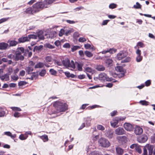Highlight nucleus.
Masks as SVG:
<instances>
[{"mask_svg":"<svg viewBox=\"0 0 155 155\" xmlns=\"http://www.w3.org/2000/svg\"><path fill=\"white\" fill-rule=\"evenodd\" d=\"M45 65V64L41 62H39L37 63L35 66V68H43Z\"/></svg>","mask_w":155,"mask_h":155,"instance_id":"nucleus-24","label":"nucleus"},{"mask_svg":"<svg viewBox=\"0 0 155 155\" xmlns=\"http://www.w3.org/2000/svg\"><path fill=\"white\" fill-rule=\"evenodd\" d=\"M45 46L47 48H48L50 49H53L55 47L54 45H52L49 43L46 44Z\"/></svg>","mask_w":155,"mask_h":155,"instance_id":"nucleus-37","label":"nucleus"},{"mask_svg":"<svg viewBox=\"0 0 155 155\" xmlns=\"http://www.w3.org/2000/svg\"><path fill=\"white\" fill-rule=\"evenodd\" d=\"M54 106L58 112H64L68 109V105L65 103L57 101L54 103Z\"/></svg>","mask_w":155,"mask_h":155,"instance_id":"nucleus-2","label":"nucleus"},{"mask_svg":"<svg viewBox=\"0 0 155 155\" xmlns=\"http://www.w3.org/2000/svg\"><path fill=\"white\" fill-rule=\"evenodd\" d=\"M79 55L81 57H84V54L83 51L82 50H80L78 52Z\"/></svg>","mask_w":155,"mask_h":155,"instance_id":"nucleus-64","label":"nucleus"},{"mask_svg":"<svg viewBox=\"0 0 155 155\" xmlns=\"http://www.w3.org/2000/svg\"><path fill=\"white\" fill-rule=\"evenodd\" d=\"M65 75L68 78H74L75 77V75L73 74H70V73L68 71H66L64 72Z\"/></svg>","mask_w":155,"mask_h":155,"instance_id":"nucleus-23","label":"nucleus"},{"mask_svg":"<svg viewBox=\"0 0 155 155\" xmlns=\"http://www.w3.org/2000/svg\"><path fill=\"white\" fill-rule=\"evenodd\" d=\"M99 78L100 80L104 81H111L113 80L112 78H109L104 73H101L99 74Z\"/></svg>","mask_w":155,"mask_h":155,"instance_id":"nucleus-5","label":"nucleus"},{"mask_svg":"<svg viewBox=\"0 0 155 155\" xmlns=\"http://www.w3.org/2000/svg\"><path fill=\"white\" fill-rule=\"evenodd\" d=\"M147 145L143 148V155H147Z\"/></svg>","mask_w":155,"mask_h":155,"instance_id":"nucleus-44","label":"nucleus"},{"mask_svg":"<svg viewBox=\"0 0 155 155\" xmlns=\"http://www.w3.org/2000/svg\"><path fill=\"white\" fill-rule=\"evenodd\" d=\"M147 137L146 135H142L137 138V141L139 143L145 142L147 140Z\"/></svg>","mask_w":155,"mask_h":155,"instance_id":"nucleus-9","label":"nucleus"},{"mask_svg":"<svg viewBox=\"0 0 155 155\" xmlns=\"http://www.w3.org/2000/svg\"><path fill=\"white\" fill-rule=\"evenodd\" d=\"M77 68L78 70L80 71H82V67L83 65V64L82 63H77Z\"/></svg>","mask_w":155,"mask_h":155,"instance_id":"nucleus-32","label":"nucleus"},{"mask_svg":"<svg viewBox=\"0 0 155 155\" xmlns=\"http://www.w3.org/2000/svg\"><path fill=\"white\" fill-rule=\"evenodd\" d=\"M117 5L114 4V3H112L110 4L109 6V7L111 9H114V8L117 7Z\"/></svg>","mask_w":155,"mask_h":155,"instance_id":"nucleus-53","label":"nucleus"},{"mask_svg":"<svg viewBox=\"0 0 155 155\" xmlns=\"http://www.w3.org/2000/svg\"><path fill=\"white\" fill-rule=\"evenodd\" d=\"M80 48V47L79 46H74L72 48V51H74L76 50H77L78 49Z\"/></svg>","mask_w":155,"mask_h":155,"instance_id":"nucleus-57","label":"nucleus"},{"mask_svg":"<svg viewBox=\"0 0 155 155\" xmlns=\"http://www.w3.org/2000/svg\"><path fill=\"white\" fill-rule=\"evenodd\" d=\"M136 5H134V8L137 9L140 8H141V5L138 2H137L136 3Z\"/></svg>","mask_w":155,"mask_h":155,"instance_id":"nucleus-49","label":"nucleus"},{"mask_svg":"<svg viewBox=\"0 0 155 155\" xmlns=\"http://www.w3.org/2000/svg\"><path fill=\"white\" fill-rule=\"evenodd\" d=\"M127 55V53L125 51H120L117 54V59L120 60L126 57Z\"/></svg>","mask_w":155,"mask_h":155,"instance_id":"nucleus-6","label":"nucleus"},{"mask_svg":"<svg viewBox=\"0 0 155 155\" xmlns=\"http://www.w3.org/2000/svg\"><path fill=\"white\" fill-rule=\"evenodd\" d=\"M20 116V113L18 112H15L14 114V116L15 117H19Z\"/></svg>","mask_w":155,"mask_h":155,"instance_id":"nucleus-58","label":"nucleus"},{"mask_svg":"<svg viewBox=\"0 0 155 155\" xmlns=\"http://www.w3.org/2000/svg\"><path fill=\"white\" fill-rule=\"evenodd\" d=\"M43 46L42 45H40L39 46H35L33 49V51H39L42 48Z\"/></svg>","mask_w":155,"mask_h":155,"instance_id":"nucleus-33","label":"nucleus"},{"mask_svg":"<svg viewBox=\"0 0 155 155\" xmlns=\"http://www.w3.org/2000/svg\"><path fill=\"white\" fill-rule=\"evenodd\" d=\"M49 72L52 75H56L57 74L56 71L53 69H50L49 70Z\"/></svg>","mask_w":155,"mask_h":155,"instance_id":"nucleus-40","label":"nucleus"},{"mask_svg":"<svg viewBox=\"0 0 155 155\" xmlns=\"http://www.w3.org/2000/svg\"><path fill=\"white\" fill-rule=\"evenodd\" d=\"M86 40V39L84 37H80L78 39V41L80 42H83Z\"/></svg>","mask_w":155,"mask_h":155,"instance_id":"nucleus-51","label":"nucleus"},{"mask_svg":"<svg viewBox=\"0 0 155 155\" xmlns=\"http://www.w3.org/2000/svg\"><path fill=\"white\" fill-rule=\"evenodd\" d=\"M43 5H41L39 2H37L33 5L32 7L26 8L24 12V14H33L34 13L39 12L40 10L43 9Z\"/></svg>","mask_w":155,"mask_h":155,"instance_id":"nucleus-1","label":"nucleus"},{"mask_svg":"<svg viewBox=\"0 0 155 155\" xmlns=\"http://www.w3.org/2000/svg\"><path fill=\"white\" fill-rule=\"evenodd\" d=\"M85 71L87 72L90 73H91L92 71V69L89 67H87L85 68Z\"/></svg>","mask_w":155,"mask_h":155,"instance_id":"nucleus-60","label":"nucleus"},{"mask_svg":"<svg viewBox=\"0 0 155 155\" xmlns=\"http://www.w3.org/2000/svg\"><path fill=\"white\" fill-rule=\"evenodd\" d=\"M28 38L29 41L31 38L37 39V36L36 35H29L28 36Z\"/></svg>","mask_w":155,"mask_h":155,"instance_id":"nucleus-38","label":"nucleus"},{"mask_svg":"<svg viewBox=\"0 0 155 155\" xmlns=\"http://www.w3.org/2000/svg\"><path fill=\"white\" fill-rule=\"evenodd\" d=\"M115 133L117 135H121L125 134V131L123 128L119 127L115 130Z\"/></svg>","mask_w":155,"mask_h":155,"instance_id":"nucleus-8","label":"nucleus"},{"mask_svg":"<svg viewBox=\"0 0 155 155\" xmlns=\"http://www.w3.org/2000/svg\"><path fill=\"white\" fill-rule=\"evenodd\" d=\"M36 35L37 36V38L38 37L39 39H44V37L43 35V31H42L41 30L37 32Z\"/></svg>","mask_w":155,"mask_h":155,"instance_id":"nucleus-13","label":"nucleus"},{"mask_svg":"<svg viewBox=\"0 0 155 155\" xmlns=\"http://www.w3.org/2000/svg\"><path fill=\"white\" fill-rule=\"evenodd\" d=\"M124 127L126 130L129 131L133 130L134 128V127L132 124L127 123L124 124Z\"/></svg>","mask_w":155,"mask_h":155,"instance_id":"nucleus-10","label":"nucleus"},{"mask_svg":"<svg viewBox=\"0 0 155 155\" xmlns=\"http://www.w3.org/2000/svg\"><path fill=\"white\" fill-rule=\"evenodd\" d=\"M96 69L99 71H104L105 70V68L102 65H98L97 66Z\"/></svg>","mask_w":155,"mask_h":155,"instance_id":"nucleus-31","label":"nucleus"},{"mask_svg":"<svg viewBox=\"0 0 155 155\" xmlns=\"http://www.w3.org/2000/svg\"><path fill=\"white\" fill-rule=\"evenodd\" d=\"M5 114V112L4 110L0 108V117H3Z\"/></svg>","mask_w":155,"mask_h":155,"instance_id":"nucleus-43","label":"nucleus"},{"mask_svg":"<svg viewBox=\"0 0 155 155\" xmlns=\"http://www.w3.org/2000/svg\"><path fill=\"white\" fill-rule=\"evenodd\" d=\"M137 46H139L141 48H143L144 47V45L143 43L141 42H139L137 43Z\"/></svg>","mask_w":155,"mask_h":155,"instance_id":"nucleus-56","label":"nucleus"},{"mask_svg":"<svg viewBox=\"0 0 155 155\" xmlns=\"http://www.w3.org/2000/svg\"><path fill=\"white\" fill-rule=\"evenodd\" d=\"M118 119L117 117H116L115 118L113 119L112 121L110 122L111 125L112 127H116L118 126L117 125L119 122Z\"/></svg>","mask_w":155,"mask_h":155,"instance_id":"nucleus-11","label":"nucleus"},{"mask_svg":"<svg viewBox=\"0 0 155 155\" xmlns=\"http://www.w3.org/2000/svg\"><path fill=\"white\" fill-rule=\"evenodd\" d=\"M147 149L148 150L149 155H151L153 152V147L149 145H147Z\"/></svg>","mask_w":155,"mask_h":155,"instance_id":"nucleus-22","label":"nucleus"},{"mask_svg":"<svg viewBox=\"0 0 155 155\" xmlns=\"http://www.w3.org/2000/svg\"><path fill=\"white\" fill-rule=\"evenodd\" d=\"M45 60L47 62H50L52 60V58L51 56H47L46 57Z\"/></svg>","mask_w":155,"mask_h":155,"instance_id":"nucleus-46","label":"nucleus"},{"mask_svg":"<svg viewBox=\"0 0 155 155\" xmlns=\"http://www.w3.org/2000/svg\"><path fill=\"white\" fill-rule=\"evenodd\" d=\"M131 58L130 57H127L124 59L122 60L121 63H126L130 61Z\"/></svg>","mask_w":155,"mask_h":155,"instance_id":"nucleus-41","label":"nucleus"},{"mask_svg":"<svg viewBox=\"0 0 155 155\" xmlns=\"http://www.w3.org/2000/svg\"><path fill=\"white\" fill-rule=\"evenodd\" d=\"M117 50L114 48H110L107 50H104L101 52V53L103 54H105L107 52H109L110 53H112L113 52H115Z\"/></svg>","mask_w":155,"mask_h":155,"instance_id":"nucleus-16","label":"nucleus"},{"mask_svg":"<svg viewBox=\"0 0 155 155\" xmlns=\"http://www.w3.org/2000/svg\"><path fill=\"white\" fill-rule=\"evenodd\" d=\"M28 39V36L22 37L18 39V41L20 43H23L25 41H29Z\"/></svg>","mask_w":155,"mask_h":155,"instance_id":"nucleus-18","label":"nucleus"},{"mask_svg":"<svg viewBox=\"0 0 155 155\" xmlns=\"http://www.w3.org/2000/svg\"><path fill=\"white\" fill-rule=\"evenodd\" d=\"M26 70L28 74H31L33 70V67L32 66H28L26 67Z\"/></svg>","mask_w":155,"mask_h":155,"instance_id":"nucleus-21","label":"nucleus"},{"mask_svg":"<svg viewBox=\"0 0 155 155\" xmlns=\"http://www.w3.org/2000/svg\"><path fill=\"white\" fill-rule=\"evenodd\" d=\"M135 149L136 151L137 152L139 153H141L142 150L141 149V147L140 146L138 145L137 147H136Z\"/></svg>","mask_w":155,"mask_h":155,"instance_id":"nucleus-36","label":"nucleus"},{"mask_svg":"<svg viewBox=\"0 0 155 155\" xmlns=\"http://www.w3.org/2000/svg\"><path fill=\"white\" fill-rule=\"evenodd\" d=\"M8 44L5 42H2L0 43V49L2 50H5L6 49L8 46Z\"/></svg>","mask_w":155,"mask_h":155,"instance_id":"nucleus-15","label":"nucleus"},{"mask_svg":"<svg viewBox=\"0 0 155 155\" xmlns=\"http://www.w3.org/2000/svg\"><path fill=\"white\" fill-rule=\"evenodd\" d=\"M100 146L102 147L107 148L110 146V143L108 140L104 138H101L98 140Z\"/></svg>","mask_w":155,"mask_h":155,"instance_id":"nucleus-4","label":"nucleus"},{"mask_svg":"<svg viewBox=\"0 0 155 155\" xmlns=\"http://www.w3.org/2000/svg\"><path fill=\"white\" fill-rule=\"evenodd\" d=\"M54 44L56 46L58 47L60 45V42L59 41L57 40L54 42Z\"/></svg>","mask_w":155,"mask_h":155,"instance_id":"nucleus-63","label":"nucleus"},{"mask_svg":"<svg viewBox=\"0 0 155 155\" xmlns=\"http://www.w3.org/2000/svg\"><path fill=\"white\" fill-rule=\"evenodd\" d=\"M85 76L84 74H81L78 76V78L80 79H82L84 78Z\"/></svg>","mask_w":155,"mask_h":155,"instance_id":"nucleus-62","label":"nucleus"},{"mask_svg":"<svg viewBox=\"0 0 155 155\" xmlns=\"http://www.w3.org/2000/svg\"><path fill=\"white\" fill-rule=\"evenodd\" d=\"M113 60L110 59H107L105 61V63L108 66H111L112 65Z\"/></svg>","mask_w":155,"mask_h":155,"instance_id":"nucleus-27","label":"nucleus"},{"mask_svg":"<svg viewBox=\"0 0 155 155\" xmlns=\"http://www.w3.org/2000/svg\"><path fill=\"white\" fill-rule=\"evenodd\" d=\"M8 58L9 59H13L15 60V54H11L8 55L7 56Z\"/></svg>","mask_w":155,"mask_h":155,"instance_id":"nucleus-48","label":"nucleus"},{"mask_svg":"<svg viewBox=\"0 0 155 155\" xmlns=\"http://www.w3.org/2000/svg\"><path fill=\"white\" fill-rule=\"evenodd\" d=\"M24 52V55L27 56L28 58L30 57L32 55V52H29L28 50H26Z\"/></svg>","mask_w":155,"mask_h":155,"instance_id":"nucleus-26","label":"nucleus"},{"mask_svg":"<svg viewBox=\"0 0 155 155\" xmlns=\"http://www.w3.org/2000/svg\"><path fill=\"white\" fill-rule=\"evenodd\" d=\"M143 132L142 128L140 126H137L134 129V132L136 135H140L142 134Z\"/></svg>","mask_w":155,"mask_h":155,"instance_id":"nucleus-7","label":"nucleus"},{"mask_svg":"<svg viewBox=\"0 0 155 155\" xmlns=\"http://www.w3.org/2000/svg\"><path fill=\"white\" fill-rule=\"evenodd\" d=\"M4 134L12 138H14L16 137L15 135H12V133L9 131L5 132L4 133Z\"/></svg>","mask_w":155,"mask_h":155,"instance_id":"nucleus-28","label":"nucleus"},{"mask_svg":"<svg viewBox=\"0 0 155 155\" xmlns=\"http://www.w3.org/2000/svg\"><path fill=\"white\" fill-rule=\"evenodd\" d=\"M71 67L73 69L75 68V65L73 61L72 60L71 63L70 62L69 67Z\"/></svg>","mask_w":155,"mask_h":155,"instance_id":"nucleus-35","label":"nucleus"},{"mask_svg":"<svg viewBox=\"0 0 155 155\" xmlns=\"http://www.w3.org/2000/svg\"><path fill=\"white\" fill-rule=\"evenodd\" d=\"M64 33V30L63 29H61L59 31V35L60 36H62Z\"/></svg>","mask_w":155,"mask_h":155,"instance_id":"nucleus-54","label":"nucleus"},{"mask_svg":"<svg viewBox=\"0 0 155 155\" xmlns=\"http://www.w3.org/2000/svg\"><path fill=\"white\" fill-rule=\"evenodd\" d=\"M84 54L87 57L91 58L93 56V54L91 52L88 51H84Z\"/></svg>","mask_w":155,"mask_h":155,"instance_id":"nucleus-30","label":"nucleus"},{"mask_svg":"<svg viewBox=\"0 0 155 155\" xmlns=\"http://www.w3.org/2000/svg\"><path fill=\"white\" fill-rule=\"evenodd\" d=\"M84 47L86 49H90L91 47V45L89 44L84 45Z\"/></svg>","mask_w":155,"mask_h":155,"instance_id":"nucleus-59","label":"nucleus"},{"mask_svg":"<svg viewBox=\"0 0 155 155\" xmlns=\"http://www.w3.org/2000/svg\"><path fill=\"white\" fill-rule=\"evenodd\" d=\"M114 132L112 130H108L105 133L106 136L109 138L111 139L113 137Z\"/></svg>","mask_w":155,"mask_h":155,"instance_id":"nucleus-12","label":"nucleus"},{"mask_svg":"<svg viewBox=\"0 0 155 155\" xmlns=\"http://www.w3.org/2000/svg\"><path fill=\"white\" fill-rule=\"evenodd\" d=\"M70 62V60L68 58H66L62 61V63L63 65L67 67H69Z\"/></svg>","mask_w":155,"mask_h":155,"instance_id":"nucleus-14","label":"nucleus"},{"mask_svg":"<svg viewBox=\"0 0 155 155\" xmlns=\"http://www.w3.org/2000/svg\"><path fill=\"white\" fill-rule=\"evenodd\" d=\"M140 103L143 105H148V102L145 101H140Z\"/></svg>","mask_w":155,"mask_h":155,"instance_id":"nucleus-47","label":"nucleus"},{"mask_svg":"<svg viewBox=\"0 0 155 155\" xmlns=\"http://www.w3.org/2000/svg\"><path fill=\"white\" fill-rule=\"evenodd\" d=\"M27 84V83L25 81H20L18 82V85L19 86H22L25 85Z\"/></svg>","mask_w":155,"mask_h":155,"instance_id":"nucleus-52","label":"nucleus"},{"mask_svg":"<svg viewBox=\"0 0 155 155\" xmlns=\"http://www.w3.org/2000/svg\"><path fill=\"white\" fill-rule=\"evenodd\" d=\"M28 136H26V134H21L19 136V138L21 140H25L28 137Z\"/></svg>","mask_w":155,"mask_h":155,"instance_id":"nucleus-29","label":"nucleus"},{"mask_svg":"<svg viewBox=\"0 0 155 155\" xmlns=\"http://www.w3.org/2000/svg\"><path fill=\"white\" fill-rule=\"evenodd\" d=\"M8 43H9V46L10 47L15 46L18 44L17 42L15 40L8 41Z\"/></svg>","mask_w":155,"mask_h":155,"instance_id":"nucleus-20","label":"nucleus"},{"mask_svg":"<svg viewBox=\"0 0 155 155\" xmlns=\"http://www.w3.org/2000/svg\"><path fill=\"white\" fill-rule=\"evenodd\" d=\"M0 78L2 81H3L5 80L7 81L9 80V76L8 74H6L4 75L1 76Z\"/></svg>","mask_w":155,"mask_h":155,"instance_id":"nucleus-25","label":"nucleus"},{"mask_svg":"<svg viewBox=\"0 0 155 155\" xmlns=\"http://www.w3.org/2000/svg\"><path fill=\"white\" fill-rule=\"evenodd\" d=\"M18 51L15 53V60L16 61L19 60L22 61L24 59V56L22 55V53L24 52V49L23 47H20L18 48Z\"/></svg>","mask_w":155,"mask_h":155,"instance_id":"nucleus-3","label":"nucleus"},{"mask_svg":"<svg viewBox=\"0 0 155 155\" xmlns=\"http://www.w3.org/2000/svg\"><path fill=\"white\" fill-rule=\"evenodd\" d=\"M63 47L66 48H69L70 47V45L68 43H66L64 45Z\"/></svg>","mask_w":155,"mask_h":155,"instance_id":"nucleus-61","label":"nucleus"},{"mask_svg":"<svg viewBox=\"0 0 155 155\" xmlns=\"http://www.w3.org/2000/svg\"><path fill=\"white\" fill-rule=\"evenodd\" d=\"M41 139H42L44 142L48 140V137L46 135H43L40 137Z\"/></svg>","mask_w":155,"mask_h":155,"instance_id":"nucleus-34","label":"nucleus"},{"mask_svg":"<svg viewBox=\"0 0 155 155\" xmlns=\"http://www.w3.org/2000/svg\"><path fill=\"white\" fill-rule=\"evenodd\" d=\"M46 73V70L45 69H43L39 73V74L40 76L43 77L45 75Z\"/></svg>","mask_w":155,"mask_h":155,"instance_id":"nucleus-39","label":"nucleus"},{"mask_svg":"<svg viewBox=\"0 0 155 155\" xmlns=\"http://www.w3.org/2000/svg\"><path fill=\"white\" fill-rule=\"evenodd\" d=\"M11 109L14 111H19L21 110V109L18 107H11Z\"/></svg>","mask_w":155,"mask_h":155,"instance_id":"nucleus-50","label":"nucleus"},{"mask_svg":"<svg viewBox=\"0 0 155 155\" xmlns=\"http://www.w3.org/2000/svg\"><path fill=\"white\" fill-rule=\"evenodd\" d=\"M91 119L90 117H88L85 119V122L86 127H88L91 126Z\"/></svg>","mask_w":155,"mask_h":155,"instance_id":"nucleus-19","label":"nucleus"},{"mask_svg":"<svg viewBox=\"0 0 155 155\" xmlns=\"http://www.w3.org/2000/svg\"><path fill=\"white\" fill-rule=\"evenodd\" d=\"M97 129L101 131H103L105 130V128L104 127L101 125H98L97 126Z\"/></svg>","mask_w":155,"mask_h":155,"instance_id":"nucleus-42","label":"nucleus"},{"mask_svg":"<svg viewBox=\"0 0 155 155\" xmlns=\"http://www.w3.org/2000/svg\"><path fill=\"white\" fill-rule=\"evenodd\" d=\"M116 150L118 155H122L124 153L123 150L120 147H116Z\"/></svg>","mask_w":155,"mask_h":155,"instance_id":"nucleus-17","label":"nucleus"},{"mask_svg":"<svg viewBox=\"0 0 155 155\" xmlns=\"http://www.w3.org/2000/svg\"><path fill=\"white\" fill-rule=\"evenodd\" d=\"M8 19L9 18H2L0 20V24L7 21Z\"/></svg>","mask_w":155,"mask_h":155,"instance_id":"nucleus-55","label":"nucleus"},{"mask_svg":"<svg viewBox=\"0 0 155 155\" xmlns=\"http://www.w3.org/2000/svg\"><path fill=\"white\" fill-rule=\"evenodd\" d=\"M143 57L141 55L137 56L136 58V61L138 62H140L142 60Z\"/></svg>","mask_w":155,"mask_h":155,"instance_id":"nucleus-45","label":"nucleus"}]
</instances>
